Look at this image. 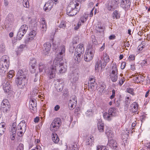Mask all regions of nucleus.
Segmentation results:
<instances>
[{"label": "nucleus", "mask_w": 150, "mask_h": 150, "mask_svg": "<svg viewBox=\"0 0 150 150\" xmlns=\"http://www.w3.org/2000/svg\"><path fill=\"white\" fill-rule=\"evenodd\" d=\"M131 4V0H122L120 6L125 10H128L130 7Z\"/></svg>", "instance_id": "obj_9"}, {"label": "nucleus", "mask_w": 150, "mask_h": 150, "mask_svg": "<svg viewBox=\"0 0 150 150\" xmlns=\"http://www.w3.org/2000/svg\"><path fill=\"white\" fill-rule=\"evenodd\" d=\"M80 8L79 3L71 2L67 7V14L69 16H73L78 12Z\"/></svg>", "instance_id": "obj_3"}, {"label": "nucleus", "mask_w": 150, "mask_h": 150, "mask_svg": "<svg viewBox=\"0 0 150 150\" xmlns=\"http://www.w3.org/2000/svg\"><path fill=\"white\" fill-rule=\"evenodd\" d=\"M62 60L54 59L53 62V65L52 66V69H51V72L50 71V69L45 70V71L47 73L50 74V78L52 79L55 76V72L58 71L59 73L63 74L67 70V66L61 62Z\"/></svg>", "instance_id": "obj_1"}, {"label": "nucleus", "mask_w": 150, "mask_h": 150, "mask_svg": "<svg viewBox=\"0 0 150 150\" xmlns=\"http://www.w3.org/2000/svg\"><path fill=\"white\" fill-rule=\"evenodd\" d=\"M27 71L26 69L23 70L22 69L19 70L18 73V77H21V78H23L25 79H27L26 78Z\"/></svg>", "instance_id": "obj_19"}, {"label": "nucleus", "mask_w": 150, "mask_h": 150, "mask_svg": "<svg viewBox=\"0 0 150 150\" xmlns=\"http://www.w3.org/2000/svg\"><path fill=\"white\" fill-rule=\"evenodd\" d=\"M108 145L111 148L117 146V143L116 142L112 139H108Z\"/></svg>", "instance_id": "obj_25"}, {"label": "nucleus", "mask_w": 150, "mask_h": 150, "mask_svg": "<svg viewBox=\"0 0 150 150\" xmlns=\"http://www.w3.org/2000/svg\"><path fill=\"white\" fill-rule=\"evenodd\" d=\"M107 63H106V62H104L103 63H101V62L100 64V67H101V69L104 68L106 66Z\"/></svg>", "instance_id": "obj_63"}, {"label": "nucleus", "mask_w": 150, "mask_h": 150, "mask_svg": "<svg viewBox=\"0 0 150 150\" xmlns=\"http://www.w3.org/2000/svg\"><path fill=\"white\" fill-rule=\"evenodd\" d=\"M52 69V67L49 68V67H47L45 66V65L42 62H40L39 64V72H41L44 71V72H45L46 74H48V75L49 76V77H50V74L47 73V72H46L45 71V70H46L47 69H50V71L51 72V69Z\"/></svg>", "instance_id": "obj_11"}, {"label": "nucleus", "mask_w": 150, "mask_h": 150, "mask_svg": "<svg viewBox=\"0 0 150 150\" xmlns=\"http://www.w3.org/2000/svg\"><path fill=\"white\" fill-rule=\"evenodd\" d=\"M1 109L3 112H8L10 111L11 105H4L3 106H1Z\"/></svg>", "instance_id": "obj_34"}, {"label": "nucleus", "mask_w": 150, "mask_h": 150, "mask_svg": "<svg viewBox=\"0 0 150 150\" xmlns=\"http://www.w3.org/2000/svg\"><path fill=\"white\" fill-rule=\"evenodd\" d=\"M37 34V32L36 30H33L31 31L29 34V37L28 39V41H30L35 37Z\"/></svg>", "instance_id": "obj_24"}, {"label": "nucleus", "mask_w": 150, "mask_h": 150, "mask_svg": "<svg viewBox=\"0 0 150 150\" xmlns=\"http://www.w3.org/2000/svg\"><path fill=\"white\" fill-rule=\"evenodd\" d=\"M107 5L106 8L108 10L110 11H112L113 9V5L112 1L111 0H109L107 2Z\"/></svg>", "instance_id": "obj_29"}, {"label": "nucleus", "mask_w": 150, "mask_h": 150, "mask_svg": "<svg viewBox=\"0 0 150 150\" xmlns=\"http://www.w3.org/2000/svg\"><path fill=\"white\" fill-rule=\"evenodd\" d=\"M77 103V100L76 98L74 97L73 98L71 99H70L69 100V103H73L76 105Z\"/></svg>", "instance_id": "obj_47"}, {"label": "nucleus", "mask_w": 150, "mask_h": 150, "mask_svg": "<svg viewBox=\"0 0 150 150\" xmlns=\"http://www.w3.org/2000/svg\"><path fill=\"white\" fill-rule=\"evenodd\" d=\"M24 145L22 144H20L18 146H17L16 150H23Z\"/></svg>", "instance_id": "obj_53"}, {"label": "nucleus", "mask_w": 150, "mask_h": 150, "mask_svg": "<svg viewBox=\"0 0 150 150\" xmlns=\"http://www.w3.org/2000/svg\"><path fill=\"white\" fill-rule=\"evenodd\" d=\"M101 60L99 61L98 62H97L96 63L95 66V69L96 70H98V68L100 66Z\"/></svg>", "instance_id": "obj_52"}, {"label": "nucleus", "mask_w": 150, "mask_h": 150, "mask_svg": "<svg viewBox=\"0 0 150 150\" xmlns=\"http://www.w3.org/2000/svg\"><path fill=\"white\" fill-rule=\"evenodd\" d=\"M71 78L72 79V81L71 82L72 84H74L78 80L79 77L78 74L77 72H75L71 74Z\"/></svg>", "instance_id": "obj_21"}, {"label": "nucleus", "mask_w": 150, "mask_h": 150, "mask_svg": "<svg viewBox=\"0 0 150 150\" xmlns=\"http://www.w3.org/2000/svg\"><path fill=\"white\" fill-rule=\"evenodd\" d=\"M6 50L5 45L2 43L0 45V52L2 53H4Z\"/></svg>", "instance_id": "obj_46"}, {"label": "nucleus", "mask_w": 150, "mask_h": 150, "mask_svg": "<svg viewBox=\"0 0 150 150\" xmlns=\"http://www.w3.org/2000/svg\"><path fill=\"white\" fill-rule=\"evenodd\" d=\"M64 85V83L63 82L62 80H58L57 83L55 84V87L57 91L58 92L62 91L63 89Z\"/></svg>", "instance_id": "obj_16"}, {"label": "nucleus", "mask_w": 150, "mask_h": 150, "mask_svg": "<svg viewBox=\"0 0 150 150\" xmlns=\"http://www.w3.org/2000/svg\"><path fill=\"white\" fill-rule=\"evenodd\" d=\"M112 17L113 18L115 17L116 18H120V16L118 13V11L117 10L114 11L113 13Z\"/></svg>", "instance_id": "obj_44"}, {"label": "nucleus", "mask_w": 150, "mask_h": 150, "mask_svg": "<svg viewBox=\"0 0 150 150\" xmlns=\"http://www.w3.org/2000/svg\"><path fill=\"white\" fill-rule=\"evenodd\" d=\"M88 14H87L86 13H84L83 15H82L79 21V22H82V23H84V22L86 21L88 17Z\"/></svg>", "instance_id": "obj_31"}, {"label": "nucleus", "mask_w": 150, "mask_h": 150, "mask_svg": "<svg viewBox=\"0 0 150 150\" xmlns=\"http://www.w3.org/2000/svg\"><path fill=\"white\" fill-rule=\"evenodd\" d=\"M144 43H142V44H140V45L138 47V49L139 50H142L143 49L144 47H145V45H143V44Z\"/></svg>", "instance_id": "obj_57"}, {"label": "nucleus", "mask_w": 150, "mask_h": 150, "mask_svg": "<svg viewBox=\"0 0 150 150\" xmlns=\"http://www.w3.org/2000/svg\"><path fill=\"white\" fill-rule=\"evenodd\" d=\"M103 60L104 62H106V63H108L109 61L110 58L108 55L105 53L103 55Z\"/></svg>", "instance_id": "obj_43"}, {"label": "nucleus", "mask_w": 150, "mask_h": 150, "mask_svg": "<svg viewBox=\"0 0 150 150\" xmlns=\"http://www.w3.org/2000/svg\"><path fill=\"white\" fill-rule=\"evenodd\" d=\"M44 52L45 54H48L50 50L51 47V44L49 42L45 43L44 44Z\"/></svg>", "instance_id": "obj_20"}, {"label": "nucleus", "mask_w": 150, "mask_h": 150, "mask_svg": "<svg viewBox=\"0 0 150 150\" xmlns=\"http://www.w3.org/2000/svg\"><path fill=\"white\" fill-rule=\"evenodd\" d=\"M9 67V65L6 66V65L0 64V73L2 75L5 74H8V70Z\"/></svg>", "instance_id": "obj_15"}, {"label": "nucleus", "mask_w": 150, "mask_h": 150, "mask_svg": "<svg viewBox=\"0 0 150 150\" xmlns=\"http://www.w3.org/2000/svg\"><path fill=\"white\" fill-rule=\"evenodd\" d=\"M94 138L91 136L89 137L87 139L86 142V144L88 145L91 146L92 143L93 142Z\"/></svg>", "instance_id": "obj_32"}, {"label": "nucleus", "mask_w": 150, "mask_h": 150, "mask_svg": "<svg viewBox=\"0 0 150 150\" xmlns=\"http://www.w3.org/2000/svg\"><path fill=\"white\" fill-rule=\"evenodd\" d=\"M40 27L41 28L42 31L43 32L44 31H45L47 30V25H40Z\"/></svg>", "instance_id": "obj_54"}, {"label": "nucleus", "mask_w": 150, "mask_h": 150, "mask_svg": "<svg viewBox=\"0 0 150 150\" xmlns=\"http://www.w3.org/2000/svg\"><path fill=\"white\" fill-rule=\"evenodd\" d=\"M139 105L136 102L133 103L130 105L129 110L132 113H135L138 110Z\"/></svg>", "instance_id": "obj_17"}, {"label": "nucleus", "mask_w": 150, "mask_h": 150, "mask_svg": "<svg viewBox=\"0 0 150 150\" xmlns=\"http://www.w3.org/2000/svg\"><path fill=\"white\" fill-rule=\"evenodd\" d=\"M96 83H88V86L89 88H90L94 90L96 87Z\"/></svg>", "instance_id": "obj_48"}, {"label": "nucleus", "mask_w": 150, "mask_h": 150, "mask_svg": "<svg viewBox=\"0 0 150 150\" xmlns=\"http://www.w3.org/2000/svg\"><path fill=\"white\" fill-rule=\"evenodd\" d=\"M21 78V77H17L15 81L18 87L19 88L23 89L26 86L27 84V79L24 78Z\"/></svg>", "instance_id": "obj_7"}, {"label": "nucleus", "mask_w": 150, "mask_h": 150, "mask_svg": "<svg viewBox=\"0 0 150 150\" xmlns=\"http://www.w3.org/2000/svg\"><path fill=\"white\" fill-rule=\"evenodd\" d=\"M52 139L53 142L55 143H57L59 140L57 135L55 133H53L52 135Z\"/></svg>", "instance_id": "obj_30"}, {"label": "nucleus", "mask_w": 150, "mask_h": 150, "mask_svg": "<svg viewBox=\"0 0 150 150\" xmlns=\"http://www.w3.org/2000/svg\"><path fill=\"white\" fill-rule=\"evenodd\" d=\"M53 3L52 1H48L45 3L44 7L45 11H49L52 8Z\"/></svg>", "instance_id": "obj_18"}, {"label": "nucleus", "mask_w": 150, "mask_h": 150, "mask_svg": "<svg viewBox=\"0 0 150 150\" xmlns=\"http://www.w3.org/2000/svg\"><path fill=\"white\" fill-rule=\"evenodd\" d=\"M147 64V62L146 60H144L143 62L141 63V65L143 66H144L146 65Z\"/></svg>", "instance_id": "obj_64"}, {"label": "nucleus", "mask_w": 150, "mask_h": 150, "mask_svg": "<svg viewBox=\"0 0 150 150\" xmlns=\"http://www.w3.org/2000/svg\"><path fill=\"white\" fill-rule=\"evenodd\" d=\"M127 91L128 93H130L133 95H134V93L133 92V89L132 88H127Z\"/></svg>", "instance_id": "obj_56"}, {"label": "nucleus", "mask_w": 150, "mask_h": 150, "mask_svg": "<svg viewBox=\"0 0 150 150\" xmlns=\"http://www.w3.org/2000/svg\"><path fill=\"white\" fill-rule=\"evenodd\" d=\"M25 34V33L24 32L19 30L17 34V38L19 40H20Z\"/></svg>", "instance_id": "obj_36"}, {"label": "nucleus", "mask_w": 150, "mask_h": 150, "mask_svg": "<svg viewBox=\"0 0 150 150\" xmlns=\"http://www.w3.org/2000/svg\"><path fill=\"white\" fill-rule=\"evenodd\" d=\"M84 52V48L83 45L82 44L78 45L75 49V52L83 54Z\"/></svg>", "instance_id": "obj_14"}, {"label": "nucleus", "mask_w": 150, "mask_h": 150, "mask_svg": "<svg viewBox=\"0 0 150 150\" xmlns=\"http://www.w3.org/2000/svg\"><path fill=\"white\" fill-rule=\"evenodd\" d=\"M117 110L115 108H110L108 110V112H105L103 114V116L105 119L110 121L112 117L117 115Z\"/></svg>", "instance_id": "obj_4"}, {"label": "nucleus", "mask_w": 150, "mask_h": 150, "mask_svg": "<svg viewBox=\"0 0 150 150\" xmlns=\"http://www.w3.org/2000/svg\"><path fill=\"white\" fill-rule=\"evenodd\" d=\"M81 25V22H79L77 25H74L75 27H74V29L75 30H77L78 29H79V28Z\"/></svg>", "instance_id": "obj_60"}, {"label": "nucleus", "mask_w": 150, "mask_h": 150, "mask_svg": "<svg viewBox=\"0 0 150 150\" xmlns=\"http://www.w3.org/2000/svg\"><path fill=\"white\" fill-rule=\"evenodd\" d=\"M65 52V46L63 45H61L58 48L57 50V55L54 59L62 60L63 56L64 55Z\"/></svg>", "instance_id": "obj_6"}, {"label": "nucleus", "mask_w": 150, "mask_h": 150, "mask_svg": "<svg viewBox=\"0 0 150 150\" xmlns=\"http://www.w3.org/2000/svg\"><path fill=\"white\" fill-rule=\"evenodd\" d=\"M28 28L27 25L24 24L22 25L20 27V30L22 31L23 32L26 33L27 30H28Z\"/></svg>", "instance_id": "obj_37"}, {"label": "nucleus", "mask_w": 150, "mask_h": 150, "mask_svg": "<svg viewBox=\"0 0 150 150\" xmlns=\"http://www.w3.org/2000/svg\"><path fill=\"white\" fill-rule=\"evenodd\" d=\"M83 56V54L75 52L74 57L75 62L76 63H79L81 61Z\"/></svg>", "instance_id": "obj_22"}, {"label": "nucleus", "mask_w": 150, "mask_h": 150, "mask_svg": "<svg viewBox=\"0 0 150 150\" xmlns=\"http://www.w3.org/2000/svg\"><path fill=\"white\" fill-rule=\"evenodd\" d=\"M66 27V24L64 22L62 21L61 22L59 27L60 28L64 29Z\"/></svg>", "instance_id": "obj_55"}, {"label": "nucleus", "mask_w": 150, "mask_h": 150, "mask_svg": "<svg viewBox=\"0 0 150 150\" xmlns=\"http://www.w3.org/2000/svg\"><path fill=\"white\" fill-rule=\"evenodd\" d=\"M0 64L6 65V66L9 65V59L7 55H4L1 58L0 60Z\"/></svg>", "instance_id": "obj_13"}, {"label": "nucleus", "mask_w": 150, "mask_h": 150, "mask_svg": "<svg viewBox=\"0 0 150 150\" xmlns=\"http://www.w3.org/2000/svg\"><path fill=\"white\" fill-rule=\"evenodd\" d=\"M69 147L70 150H78V149L77 145L75 143H73L70 145Z\"/></svg>", "instance_id": "obj_40"}, {"label": "nucleus", "mask_w": 150, "mask_h": 150, "mask_svg": "<svg viewBox=\"0 0 150 150\" xmlns=\"http://www.w3.org/2000/svg\"><path fill=\"white\" fill-rule=\"evenodd\" d=\"M126 64V63L125 62H123L122 63L121 66V68L122 69H124L125 68Z\"/></svg>", "instance_id": "obj_62"}, {"label": "nucleus", "mask_w": 150, "mask_h": 150, "mask_svg": "<svg viewBox=\"0 0 150 150\" xmlns=\"http://www.w3.org/2000/svg\"><path fill=\"white\" fill-rule=\"evenodd\" d=\"M5 130V125L0 124V136L4 133Z\"/></svg>", "instance_id": "obj_39"}, {"label": "nucleus", "mask_w": 150, "mask_h": 150, "mask_svg": "<svg viewBox=\"0 0 150 150\" xmlns=\"http://www.w3.org/2000/svg\"><path fill=\"white\" fill-rule=\"evenodd\" d=\"M37 103L36 100L35 99H31L29 102V108L30 109L36 111L37 110Z\"/></svg>", "instance_id": "obj_12"}, {"label": "nucleus", "mask_w": 150, "mask_h": 150, "mask_svg": "<svg viewBox=\"0 0 150 150\" xmlns=\"http://www.w3.org/2000/svg\"><path fill=\"white\" fill-rule=\"evenodd\" d=\"M96 80L93 78H90L89 79V81L88 82V83H96L95 81Z\"/></svg>", "instance_id": "obj_59"}, {"label": "nucleus", "mask_w": 150, "mask_h": 150, "mask_svg": "<svg viewBox=\"0 0 150 150\" xmlns=\"http://www.w3.org/2000/svg\"><path fill=\"white\" fill-rule=\"evenodd\" d=\"M144 77L143 76H138L137 77H135L134 80V81L137 83H140L142 82L144 80Z\"/></svg>", "instance_id": "obj_26"}, {"label": "nucleus", "mask_w": 150, "mask_h": 150, "mask_svg": "<svg viewBox=\"0 0 150 150\" xmlns=\"http://www.w3.org/2000/svg\"><path fill=\"white\" fill-rule=\"evenodd\" d=\"M16 122H13L12 124L11 130L10 131L11 139L13 140L17 132L18 135L21 136L25 132L26 129V123L24 120L21 121L17 125V127Z\"/></svg>", "instance_id": "obj_2"}, {"label": "nucleus", "mask_w": 150, "mask_h": 150, "mask_svg": "<svg viewBox=\"0 0 150 150\" xmlns=\"http://www.w3.org/2000/svg\"><path fill=\"white\" fill-rule=\"evenodd\" d=\"M4 92L6 93H8L11 91V88H10V85H9L6 88H3Z\"/></svg>", "instance_id": "obj_49"}, {"label": "nucleus", "mask_w": 150, "mask_h": 150, "mask_svg": "<svg viewBox=\"0 0 150 150\" xmlns=\"http://www.w3.org/2000/svg\"><path fill=\"white\" fill-rule=\"evenodd\" d=\"M125 81V79L124 77L121 78L119 81V84L120 86H121Z\"/></svg>", "instance_id": "obj_58"}, {"label": "nucleus", "mask_w": 150, "mask_h": 150, "mask_svg": "<svg viewBox=\"0 0 150 150\" xmlns=\"http://www.w3.org/2000/svg\"><path fill=\"white\" fill-rule=\"evenodd\" d=\"M97 150H108L105 146H99L97 147Z\"/></svg>", "instance_id": "obj_50"}, {"label": "nucleus", "mask_w": 150, "mask_h": 150, "mask_svg": "<svg viewBox=\"0 0 150 150\" xmlns=\"http://www.w3.org/2000/svg\"><path fill=\"white\" fill-rule=\"evenodd\" d=\"M95 48L94 47H93V46H91L89 47L88 50V52H89V53L92 54L93 55L95 53Z\"/></svg>", "instance_id": "obj_41"}, {"label": "nucleus", "mask_w": 150, "mask_h": 150, "mask_svg": "<svg viewBox=\"0 0 150 150\" xmlns=\"http://www.w3.org/2000/svg\"><path fill=\"white\" fill-rule=\"evenodd\" d=\"M118 70L116 64L112 65L111 72L110 73V78L113 82H115L118 79Z\"/></svg>", "instance_id": "obj_5"}, {"label": "nucleus", "mask_w": 150, "mask_h": 150, "mask_svg": "<svg viewBox=\"0 0 150 150\" xmlns=\"http://www.w3.org/2000/svg\"><path fill=\"white\" fill-rule=\"evenodd\" d=\"M36 60L35 58H33L31 59L30 62V65L32 67V69H34L35 66L36 64Z\"/></svg>", "instance_id": "obj_35"}, {"label": "nucleus", "mask_w": 150, "mask_h": 150, "mask_svg": "<svg viewBox=\"0 0 150 150\" xmlns=\"http://www.w3.org/2000/svg\"><path fill=\"white\" fill-rule=\"evenodd\" d=\"M93 56V55L92 54L89 53V52H86L84 56V59L86 62L90 61L92 59Z\"/></svg>", "instance_id": "obj_23"}, {"label": "nucleus", "mask_w": 150, "mask_h": 150, "mask_svg": "<svg viewBox=\"0 0 150 150\" xmlns=\"http://www.w3.org/2000/svg\"><path fill=\"white\" fill-rule=\"evenodd\" d=\"M105 134L107 135L108 139L113 138L114 137V134L113 132L108 129H107L105 131Z\"/></svg>", "instance_id": "obj_28"}, {"label": "nucleus", "mask_w": 150, "mask_h": 150, "mask_svg": "<svg viewBox=\"0 0 150 150\" xmlns=\"http://www.w3.org/2000/svg\"><path fill=\"white\" fill-rule=\"evenodd\" d=\"M98 129L100 132H103L104 131V124L102 122L99 121L98 123Z\"/></svg>", "instance_id": "obj_27"}, {"label": "nucleus", "mask_w": 150, "mask_h": 150, "mask_svg": "<svg viewBox=\"0 0 150 150\" xmlns=\"http://www.w3.org/2000/svg\"><path fill=\"white\" fill-rule=\"evenodd\" d=\"M116 36L115 35H112L109 37V39L110 40H113L115 38Z\"/></svg>", "instance_id": "obj_61"}, {"label": "nucleus", "mask_w": 150, "mask_h": 150, "mask_svg": "<svg viewBox=\"0 0 150 150\" xmlns=\"http://www.w3.org/2000/svg\"><path fill=\"white\" fill-rule=\"evenodd\" d=\"M38 81H40V76L38 74L36 73L35 75V78L34 79V81L36 82Z\"/></svg>", "instance_id": "obj_51"}, {"label": "nucleus", "mask_w": 150, "mask_h": 150, "mask_svg": "<svg viewBox=\"0 0 150 150\" xmlns=\"http://www.w3.org/2000/svg\"><path fill=\"white\" fill-rule=\"evenodd\" d=\"M10 85V82H8V79H4L3 81L2 86L3 88H6Z\"/></svg>", "instance_id": "obj_38"}, {"label": "nucleus", "mask_w": 150, "mask_h": 150, "mask_svg": "<svg viewBox=\"0 0 150 150\" xmlns=\"http://www.w3.org/2000/svg\"><path fill=\"white\" fill-rule=\"evenodd\" d=\"M95 30L96 31V33L99 34L104 33V28L103 26L102 25L101 23L100 22H98L97 24H96Z\"/></svg>", "instance_id": "obj_10"}, {"label": "nucleus", "mask_w": 150, "mask_h": 150, "mask_svg": "<svg viewBox=\"0 0 150 150\" xmlns=\"http://www.w3.org/2000/svg\"><path fill=\"white\" fill-rule=\"evenodd\" d=\"M10 105L9 103L8 100L7 99H4L1 103V106H3L4 105Z\"/></svg>", "instance_id": "obj_42"}, {"label": "nucleus", "mask_w": 150, "mask_h": 150, "mask_svg": "<svg viewBox=\"0 0 150 150\" xmlns=\"http://www.w3.org/2000/svg\"><path fill=\"white\" fill-rule=\"evenodd\" d=\"M13 18H9V16L6 18V20L5 24L6 25L9 26L10 25H12L13 24Z\"/></svg>", "instance_id": "obj_33"}, {"label": "nucleus", "mask_w": 150, "mask_h": 150, "mask_svg": "<svg viewBox=\"0 0 150 150\" xmlns=\"http://www.w3.org/2000/svg\"><path fill=\"white\" fill-rule=\"evenodd\" d=\"M23 6L26 8H29V4L28 0H23Z\"/></svg>", "instance_id": "obj_45"}, {"label": "nucleus", "mask_w": 150, "mask_h": 150, "mask_svg": "<svg viewBox=\"0 0 150 150\" xmlns=\"http://www.w3.org/2000/svg\"><path fill=\"white\" fill-rule=\"evenodd\" d=\"M61 119L59 118H57L54 119L50 125L51 129L52 128H55L56 129L59 127L61 124Z\"/></svg>", "instance_id": "obj_8"}]
</instances>
